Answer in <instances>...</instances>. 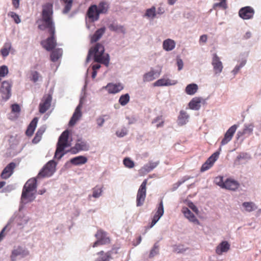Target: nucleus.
<instances>
[{
	"instance_id": "obj_21",
	"label": "nucleus",
	"mask_w": 261,
	"mask_h": 261,
	"mask_svg": "<svg viewBox=\"0 0 261 261\" xmlns=\"http://www.w3.org/2000/svg\"><path fill=\"white\" fill-rule=\"evenodd\" d=\"M239 185L238 181L228 178L225 181L223 188L229 190L235 191L239 188Z\"/></svg>"
},
{
	"instance_id": "obj_10",
	"label": "nucleus",
	"mask_w": 261,
	"mask_h": 261,
	"mask_svg": "<svg viewBox=\"0 0 261 261\" xmlns=\"http://www.w3.org/2000/svg\"><path fill=\"white\" fill-rule=\"evenodd\" d=\"M52 97L49 94L44 95L40 104H39V112L43 114L47 111L50 107Z\"/></svg>"
},
{
	"instance_id": "obj_3",
	"label": "nucleus",
	"mask_w": 261,
	"mask_h": 261,
	"mask_svg": "<svg viewBox=\"0 0 261 261\" xmlns=\"http://www.w3.org/2000/svg\"><path fill=\"white\" fill-rule=\"evenodd\" d=\"M57 163L54 160L48 162L42 168L36 178H34V191L36 188L37 181L42 178L51 176L56 170Z\"/></svg>"
},
{
	"instance_id": "obj_37",
	"label": "nucleus",
	"mask_w": 261,
	"mask_h": 261,
	"mask_svg": "<svg viewBox=\"0 0 261 261\" xmlns=\"http://www.w3.org/2000/svg\"><path fill=\"white\" fill-rule=\"evenodd\" d=\"M61 2L64 5L63 13L64 14L68 13L71 9L73 0H61Z\"/></svg>"
},
{
	"instance_id": "obj_53",
	"label": "nucleus",
	"mask_w": 261,
	"mask_h": 261,
	"mask_svg": "<svg viewBox=\"0 0 261 261\" xmlns=\"http://www.w3.org/2000/svg\"><path fill=\"white\" fill-rule=\"evenodd\" d=\"M127 134V130L126 128H123L120 130H118L116 135L118 137H123Z\"/></svg>"
},
{
	"instance_id": "obj_17",
	"label": "nucleus",
	"mask_w": 261,
	"mask_h": 261,
	"mask_svg": "<svg viewBox=\"0 0 261 261\" xmlns=\"http://www.w3.org/2000/svg\"><path fill=\"white\" fill-rule=\"evenodd\" d=\"M161 73V69L159 71H155L151 69V70L143 75V81L144 82H150L159 77Z\"/></svg>"
},
{
	"instance_id": "obj_31",
	"label": "nucleus",
	"mask_w": 261,
	"mask_h": 261,
	"mask_svg": "<svg viewBox=\"0 0 261 261\" xmlns=\"http://www.w3.org/2000/svg\"><path fill=\"white\" fill-rule=\"evenodd\" d=\"M189 115L184 110L180 111L178 117V123L180 125H182L187 123L188 121Z\"/></svg>"
},
{
	"instance_id": "obj_35",
	"label": "nucleus",
	"mask_w": 261,
	"mask_h": 261,
	"mask_svg": "<svg viewBox=\"0 0 261 261\" xmlns=\"http://www.w3.org/2000/svg\"><path fill=\"white\" fill-rule=\"evenodd\" d=\"M198 86L196 84H190L185 89L186 93L188 95H194L198 90Z\"/></svg>"
},
{
	"instance_id": "obj_6",
	"label": "nucleus",
	"mask_w": 261,
	"mask_h": 261,
	"mask_svg": "<svg viewBox=\"0 0 261 261\" xmlns=\"http://www.w3.org/2000/svg\"><path fill=\"white\" fill-rule=\"evenodd\" d=\"M147 179H144L140 186L137 194L136 205L137 206H142L146 196V185Z\"/></svg>"
},
{
	"instance_id": "obj_11",
	"label": "nucleus",
	"mask_w": 261,
	"mask_h": 261,
	"mask_svg": "<svg viewBox=\"0 0 261 261\" xmlns=\"http://www.w3.org/2000/svg\"><path fill=\"white\" fill-rule=\"evenodd\" d=\"M255 11L250 6H246L241 8L239 11V16L243 19H250L253 17Z\"/></svg>"
},
{
	"instance_id": "obj_29",
	"label": "nucleus",
	"mask_w": 261,
	"mask_h": 261,
	"mask_svg": "<svg viewBox=\"0 0 261 261\" xmlns=\"http://www.w3.org/2000/svg\"><path fill=\"white\" fill-rule=\"evenodd\" d=\"M109 29L110 31L117 33L124 34L125 29L123 25L118 24L116 23H112L109 25Z\"/></svg>"
},
{
	"instance_id": "obj_39",
	"label": "nucleus",
	"mask_w": 261,
	"mask_h": 261,
	"mask_svg": "<svg viewBox=\"0 0 261 261\" xmlns=\"http://www.w3.org/2000/svg\"><path fill=\"white\" fill-rule=\"evenodd\" d=\"M46 128L44 126H41L37 132L35 137H34V143L39 142L41 138L43 133L45 132Z\"/></svg>"
},
{
	"instance_id": "obj_22",
	"label": "nucleus",
	"mask_w": 261,
	"mask_h": 261,
	"mask_svg": "<svg viewBox=\"0 0 261 261\" xmlns=\"http://www.w3.org/2000/svg\"><path fill=\"white\" fill-rule=\"evenodd\" d=\"M159 162H150L148 164L145 165L139 170V173L143 174L149 172L153 169H154L159 164Z\"/></svg>"
},
{
	"instance_id": "obj_4",
	"label": "nucleus",
	"mask_w": 261,
	"mask_h": 261,
	"mask_svg": "<svg viewBox=\"0 0 261 261\" xmlns=\"http://www.w3.org/2000/svg\"><path fill=\"white\" fill-rule=\"evenodd\" d=\"M68 130H66L62 133L58 140L55 157L60 159L63 156L64 153L62 152L66 147L69 146L68 143Z\"/></svg>"
},
{
	"instance_id": "obj_28",
	"label": "nucleus",
	"mask_w": 261,
	"mask_h": 261,
	"mask_svg": "<svg viewBox=\"0 0 261 261\" xmlns=\"http://www.w3.org/2000/svg\"><path fill=\"white\" fill-rule=\"evenodd\" d=\"M201 98L194 97L189 102V107L192 110H198L201 107Z\"/></svg>"
},
{
	"instance_id": "obj_43",
	"label": "nucleus",
	"mask_w": 261,
	"mask_h": 261,
	"mask_svg": "<svg viewBox=\"0 0 261 261\" xmlns=\"http://www.w3.org/2000/svg\"><path fill=\"white\" fill-rule=\"evenodd\" d=\"M130 97L128 94L122 95L119 99V102L121 106H125L129 101Z\"/></svg>"
},
{
	"instance_id": "obj_20",
	"label": "nucleus",
	"mask_w": 261,
	"mask_h": 261,
	"mask_svg": "<svg viewBox=\"0 0 261 261\" xmlns=\"http://www.w3.org/2000/svg\"><path fill=\"white\" fill-rule=\"evenodd\" d=\"M105 88L109 93L115 94L121 91L123 89V86L120 83H109Z\"/></svg>"
},
{
	"instance_id": "obj_47",
	"label": "nucleus",
	"mask_w": 261,
	"mask_h": 261,
	"mask_svg": "<svg viewBox=\"0 0 261 261\" xmlns=\"http://www.w3.org/2000/svg\"><path fill=\"white\" fill-rule=\"evenodd\" d=\"M123 162L124 166L128 168H132L135 166L134 162L128 158L124 159Z\"/></svg>"
},
{
	"instance_id": "obj_13",
	"label": "nucleus",
	"mask_w": 261,
	"mask_h": 261,
	"mask_svg": "<svg viewBox=\"0 0 261 261\" xmlns=\"http://www.w3.org/2000/svg\"><path fill=\"white\" fill-rule=\"evenodd\" d=\"M164 213V211L163 206V202L162 199H161L158 206L157 211L156 212L155 215L153 216L150 225L148 227V229L151 228L156 224V223L159 220L161 217L163 215Z\"/></svg>"
},
{
	"instance_id": "obj_41",
	"label": "nucleus",
	"mask_w": 261,
	"mask_h": 261,
	"mask_svg": "<svg viewBox=\"0 0 261 261\" xmlns=\"http://www.w3.org/2000/svg\"><path fill=\"white\" fill-rule=\"evenodd\" d=\"M11 48V44L10 42L5 43L1 50V55L4 57H7L9 54Z\"/></svg>"
},
{
	"instance_id": "obj_15",
	"label": "nucleus",
	"mask_w": 261,
	"mask_h": 261,
	"mask_svg": "<svg viewBox=\"0 0 261 261\" xmlns=\"http://www.w3.org/2000/svg\"><path fill=\"white\" fill-rule=\"evenodd\" d=\"M15 167V163L13 162L9 163L3 170L1 175V177L3 179H7L10 177L13 174Z\"/></svg>"
},
{
	"instance_id": "obj_51",
	"label": "nucleus",
	"mask_w": 261,
	"mask_h": 261,
	"mask_svg": "<svg viewBox=\"0 0 261 261\" xmlns=\"http://www.w3.org/2000/svg\"><path fill=\"white\" fill-rule=\"evenodd\" d=\"M8 73V69L5 65L0 67V77H4Z\"/></svg>"
},
{
	"instance_id": "obj_23",
	"label": "nucleus",
	"mask_w": 261,
	"mask_h": 261,
	"mask_svg": "<svg viewBox=\"0 0 261 261\" xmlns=\"http://www.w3.org/2000/svg\"><path fill=\"white\" fill-rule=\"evenodd\" d=\"M185 216L191 222L197 225L200 224L199 221L196 219L195 215L187 208L184 207L182 210Z\"/></svg>"
},
{
	"instance_id": "obj_45",
	"label": "nucleus",
	"mask_w": 261,
	"mask_h": 261,
	"mask_svg": "<svg viewBox=\"0 0 261 261\" xmlns=\"http://www.w3.org/2000/svg\"><path fill=\"white\" fill-rule=\"evenodd\" d=\"M92 192V196L94 198H98L101 195V193L102 192V187L99 186H96L93 188Z\"/></svg>"
},
{
	"instance_id": "obj_40",
	"label": "nucleus",
	"mask_w": 261,
	"mask_h": 261,
	"mask_svg": "<svg viewBox=\"0 0 261 261\" xmlns=\"http://www.w3.org/2000/svg\"><path fill=\"white\" fill-rule=\"evenodd\" d=\"M242 205L245 207L246 211L250 212L257 208L254 203L252 202H245Z\"/></svg>"
},
{
	"instance_id": "obj_18",
	"label": "nucleus",
	"mask_w": 261,
	"mask_h": 261,
	"mask_svg": "<svg viewBox=\"0 0 261 261\" xmlns=\"http://www.w3.org/2000/svg\"><path fill=\"white\" fill-rule=\"evenodd\" d=\"M82 108V105L80 103L77 107L76 108L75 111L69 122V125L71 126L74 125L76 121L81 117L82 112L81 109Z\"/></svg>"
},
{
	"instance_id": "obj_59",
	"label": "nucleus",
	"mask_w": 261,
	"mask_h": 261,
	"mask_svg": "<svg viewBox=\"0 0 261 261\" xmlns=\"http://www.w3.org/2000/svg\"><path fill=\"white\" fill-rule=\"evenodd\" d=\"M105 122V119L103 118H99L97 119V124L99 126H101Z\"/></svg>"
},
{
	"instance_id": "obj_61",
	"label": "nucleus",
	"mask_w": 261,
	"mask_h": 261,
	"mask_svg": "<svg viewBox=\"0 0 261 261\" xmlns=\"http://www.w3.org/2000/svg\"><path fill=\"white\" fill-rule=\"evenodd\" d=\"M189 206L194 212L197 213L198 212L197 207L192 203L189 205Z\"/></svg>"
},
{
	"instance_id": "obj_42",
	"label": "nucleus",
	"mask_w": 261,
	"mask_h": 261,
	"mask_svg": "<svg viewBox=\"0 0 261 261\" xmlns=\"http://www.w3.org/2000/svg\"><path fill=\"white\" fill-rule=\"evenodd\" d=\"M219 3H215L213 5V9L216 10L218 7L223 9L226 10L227 8V0H220Z\"/></svg>"
},
{
	"instance_id": "obj_50",
	"label": "nucleus",
	"mask_w": 261,
	"mask_h": 261,
	"mask_svg": "<svg viewBox=\"0 0 261 261\" xmlns=\"http://www.w3.org/2000/svg\"><path fill=\"white\" fill-rule=\"evenodd\" d=\"M159 252V245L157 243H155L154 245L153 248L151 250L149 257H153L155 255L157 254Z\"/></svg>"
},
{
	"instance_id": "obj_38",
	"label": "nucleus",
	"mask_w": 261,
	"mask_h": 261,
	"mask_svg": "<svg viewBox=\"0 0 261 261\" xmlns=\"http://www.w3.org/2000/svg\"><path fill=\"white\" fill-rule=\"evenodd\" d=\"M62 50L57 49L53 50L50 54V60L53 62H56L62 56Z\"/></svg>"
},
{
	"instance_id": "obj_54",
	"label": "nucleus",
	"mask_w": 261,
	"mask_h": 261,
	"mask_svg": "<svg viewBox=\"0 0 261 261\" xmlns=\"http://www.w3.org/2000/svg\"><path fill=\"white\" fill-rule=\"evenodd\" d=\"M25 134L28 136H31L33 135V120L30 122L28 128L25 132Z\"/></svg>"
},
{
	"instance_id": "obj_32",
	"label": "nucleus",
	"mask_w": 261,
	"mask_h": 261,
	"mask_svg": "<svg viewBox=\"0 0 261 261\" xmlns=\"http://www.w3.org/2000/svg\"><path fill=\"white\" fill-rule=\"evenodd\" d=\"M175 42L174 40L167 39L164 41L163 43V48L166 51H170L174 48Z\"/></svg>"
},
{
	"instance_id": "obj_62",
	"label": "nucleus",
	"mask_w": 261,
	"mask_h": 261,
	"mask_svg": "<svg viewBox=\"0 0 261 261\" xmlns=\"http://www.w3.org/2000/svg\"><path fill=\"white\" fill-rule=\"evenodd\" d=\"M240 69L241 68L239 67V66L237 65L232 70V72L234 74H236L239 71Z\"/></svg>"
},
{
	"instance_id": "obj_7",
	"label": "nucleus",
	"mask_w": 261,
	"mask_h": 261,
	"mask_svg": "<svg viewBox=\"0 0 261 261\" xmlns=\"http://www.w3.org/2000/svg\"><path fill=\"white\" fill-rule=\"evenodd\" d=\"M33 196V180L29 179L24 185L21 195V200L27 203L31 200Z\"/></svg>"
},
{
	"instance_id": "obj_26",
	"label": "nucleus",
	"mask_w": 261,
	"mask_h": 261,
	"mask_svg": "<svg viewBox=\"0 0 261 261\" xmlns=\"http://www.w3.org/2000/svg\"><path fill=\"white\" fill-rule=\"evenodd\" d=\"M105 31L106 28L105 27L101 28L96 30L91 37V42L93 43L99 40L103 35Z\"/></svg>"
},
{
	"instance_id": "obj_60",
	"label": "nucleus",
	"mask_w": 261,
	"mask_h": 261,
	"mask_svg": "<svg viewBox=\"0 0 261 261\" xmlns=\"http://www.w3.org/2000/svg\"><path fill=\"white\" fill-rule=\"evenodd\" d=\"M207 35H203L200 36V42H202L205 43L207 41Z\"/></svg>"
},
{
	"instance_id": "obj_27",
	"label": "nucleus",
	"mask_w": 261,
	"mask_h": 261,
	"mask_svg": "<svg viewBox=\"0 0 261 261\" xmlns=\"http://www.w3.org/2000/svg\"><path fill=\"white\" fill-rule=\"evenodd\" d=\"M98 257L95 261H110L111 258V254L108 251L105 252L103 251H100L97 253Z\"/></svg>"
},
{
	"instance_id": "obj_2",
	"label": "nucleus",
	"mask_w": 261,
	"mask_h": 261,
	"mask_svg": "<svg viewBox=\"0 0 261 261\" xmlns=\"http://www.w3.org/2000/svg\"><path fill=\"white\" fill-rule=\"evenodd\" d=\"M104 46L100 43H96L95 46L89 49L86 62H89L91 56H93L95 62L103 64L108 66L109 64V56L108 54L104 56Z\"/></svg>"
},
{
	"instance_id": "obj_12",
	"label": "nucleus",
	"mask_w": 261,
	"mask_h": 261,
	"mask_svg": "<svg viewBox=\"0 0 261 261\" xmlns=\"http://www.w3.org/2000/svg\"><path fill=\"white\" fill-rule=\"evenodd\" d=\"M238 127V126L237 125L234 124L229 128L225 134L224 137L221 142V145L222 146L226 145L231 140Z\"/></svg>"
},
{
	"instance_id": "obj_8",
	"label": "nucleus",
	"mask_w": 261,
	"mask_h": 261,
	"mask_svg": "<svg viewBox=\"0 0 261 261\" xmlns=\"http://www.w3.org/2000/svg\"><path fill=\"white\" fill-rule=\"evenodd\" d=\"M2 100L7 101L11 96V84L8 81H4L0 88Z\"/></svg>"
},
{
	"instance_id": "obj_25",
	"label": "nucleus",
	"mask_w": 261,
	"mask_h": 261,
	"mask_svg": "<svg viewBox=\"0 0 261 261\" xmlns=\"http://www.w3.org/2000/svg\"><path fill=\"white\" fill-rule=\"evenodd\" d=\"M11 113L9 118L11 120H15L18 118L20 112V108L18 104L15 103L11 105Z\"/></svg>"
},
{
	"instance_id": "obj_24",
	"label": "nucleus",
	"mask_w": 261,
	"mask_h": 261,
	"mask_svg": "<svg viewBox=\"0 0 261 261\" xmlns=\"http://www.w3.org/2000/svg\"><path fill=\"white\" fill-rule=\"evenodd\" d=\"M230 248V245L226 241L222 242L216 248V252L218 255H221L223 252H227Z\"/></svg>"
},
{
	"instance_id": "obj_57",
	"label": "nucleus",
	"mask_w": 261,
	"mask_h": 261,
	"mask_svg": "<svg viewBox=\"0 0 261 261\" xmlns=\"http://www.w3.org/2000/svg\"><path fill=\"white\" fill-rule=\"evenodd\" d=\"M12 5L15 9L19 7V0H12Z\"/></svg>"
},
{
	"instance_id": "obj_19",
	"label": "nucleus",
	"mask_w": 261,
	"mask_h": 261,
	"mask_svg": "<svg viewBox=\"0 0 261 261\" xmlns=\"http://www.w3.org/2000/svg\"><path fill=\"white\" fill-rule=\"evenodd\" d=\"M88 149L89 146L86 142L79 141L74 146L71 148L70 152L73 154H75L80 151L88 150Z\"/></svg>"
},
{
	"instance_id": "obj_49",
	"label": "nucleus",
	"mask_w": 261,
	"mask_h": 261,
	"mask_svg": "<svg viewBox=\"0 0 261 261\" xmlns=\"http://www.w3.org/2000/svg\"><path fill=\"white\" fill-rule=\"evenodd\" d=\"M215 182L221 188H223L225 181H223L222 176L216 177L215 179Z\"/></svg>"
},
{
	"instance_id": "obj_52",
	"label": "nucleus",
	"mask_w": 261,
	"mask_h": 261,
	"mask_svg": "<svg viewBox=\"0 0 261 261\" xmlns=\"http://www.w3.org/2000/svg\"><path fill=\"white\" fill-rule=\"evenodd\" d=\"M10 230V228H9V225H7L5 226L2 231L0 232V242L3 240L4 237H5L6 233L5 231H9Z\"/></svg>"
},
{
	"instance_id": "obj_56",
	"label": "nucleus",
	"mask_w": 261,
	"mask_h": 261,
	"mask_svg": "<svg viewBox=\"0 0 261 261\" xmlns=\"http://www.w3.org/2000/svg\"><path fill=\"white\" fill-rule=\"evenodd\" d=\"M39 80H41V76L37 72H34V82H37Z\"/></svg>"
},
{
	"instance_id": "obj_46",
	"label": "nucleus",
	"mask_w": 261,
	"mask_h": 261,
	"mask_svg": "<svg viewBox=\"0 0 261 261\" xmlns=\"http://www.w3.org/2000/svg\"><path fill=\"white\" fill-rule=\"evenodd\" d=\"M152 123H158L156 124V126L157 128H159V127H162L163 126L164 123V120L162 119V116H158L155 119H154L152 120Z\"/></svg>"
},
{
	"instance_id": "obj_16",
	"label": "nucleus",
	"mask_w": 261,
	"mask_h": 261,
	"mask_svg": "<svg viewBox=\"0 0 261 261\" xmlns=\"http://www.w3.org/2000/svg\"><path fill=\"white\" fill-rule=\"evenodd\" d=\"M100 13H98L97 6L96 5L91 6L87 11V15L92 21H96L99 19Z\"/></svg>"
},
{
	"instance_id": "obj_64",
	"label": "nucleus",
	"mask_w": 261,
	"mask_h": 261,
	"mask_svg": "<svg viewBox=\"0 0 261 261\" xmlns=\"http://www.w3.org/2000/svg\"><path fill=\"white\" fill-rule=\"evenodd\" d=\"M177 65L178 67V69L180 70L182 68L183 66V63L181 60H179L177 61Z\"/></svg>"
},
{
	"instance_id": "obj_55",
	"label": "nucleus",
	"mask_w": 261,
	"mask_h": 261,
	"mask_svg": "<svg viewBox=\"0 0 261 261\" xmlns=\"http://www.w3.org/2000/svg\"><path fill=\"white\" fill-rule=\"evenodd\" d=\"M10 16L13 18L14 21L16 23H19L20 22V19L19 16L14 12H11Z\"/></svg>"
},
{
	"instance_id": "obj_63",
	"label": "nucleus",
	"mask_w": 261,
	"mask_h": 261,
	"mask_svg": "<svg viewBox=\"0 0 261 261\" xmlns=\"http://www.w3.org/2000/svg\"><path fill=\"white\" fill-rule=\"evenodd\" d=\"M101 66L99 64H96L95 65H93L92 66V70L94 71H96L97 70L99 69L100 68Z\"/></svg>"
},
{
	"instance_id": "obj_33",
	"label": "nucleus",
	"mask_w": 261,
	"mask_h": 261,
	"mask_svg": "<svg viewBox=\"0 0 261 261\" xmlns=\"http://www.w3.org/2000/svg\"><path fill=\"white\" fill-rule=\"evenodd\" d=\"M253 126L251 124L245 125V127L242 131H239L237 133L238 138L242 137L243 136L247 134L250 135L252 134L253 131Z\"/></svg>"
},
{
	"instance_id": "obj_36",
	"label": "nucleus",
	"mask_w": 261,
	"mask_h": 261,
	"mask_svg": "<svg viewBox=\"0 0 261 261\" xmlns=\"http://www.w3.org/2000/svg\"><path fill=\"white\" fill-rule=\"evenodd\" d=\"M97 6L98 13H100V14L106 13L109 9L108 3L105 1L100 2Z\"/></svg>"
},
{
	"instance_id": "obj_9",
	"label": "nucleus",
	"mask_w": 261,
	"mask_h": 261,
	"mask_svg": "<svg viewBox=\"0 0 261 261\" xmlns=\"http://www.w3.org/2000/svg\"><path fill=\"white\" fill-rule=\"evenodd\" d=\"M219 154V151H216L210 156L205 162L202 164L200 168V171L203 172L210 169L218 159Z\"/></svg>"
},
{
	"instance_id": "obj_30",
	"label": "nucleus",
	"mask_w": 261,
	"mask_h": 261,
	"mask_svg": "<svg viewBox=\"0 0 261 261\" xmlns=\"http://www.w3.org/2000/svg\"><path fill=\"white\" fill-rule=\"evenodd\" d=\"M176 82L172 83L171 81L168 79H161L157 80L153 83V86L155 87H160L165 86H170L174 85Z\"/></svg>"
},
{
	"instance_id": "obj_58",
	"label": "nucleus",
	"mask_w": 261,
	"mask_h": 261,
	"mask_svg": "<svg viewBox=\"0 0 261 261\" xmlns=\"http://www.w3.org/2000/svg\"><path fill=\"white\" fill-rule=\"evenodd\" d=\"M247 153H240L237 156V159L238 160H240L241 159H246L247 158Z\"/></svg>"
},
{
	"instance_id": "obj_34",
	"label": "nucleus",
	"mask_w": 261,
	"mask_h": 261,
	"mask_svg": "<svg viewBox=\"0 0 261 261\" xmlns=\"http://www.w3.org/2000/svg\"><path fill=\"white\" fill-rule=\"evenodd\" d=\"M87 162V159L84 156H79L72 158L70 160L71 164L75 165H79L85 164Z\"/></svg>"
},
{
	"instance_id": "obj_48",
	"label": "nucleus",
	"mask_w": 261,
	"mask_h": 261,
	"mask_svg": "<svg viewBox=\"0 0 261 261\" xmlns=\"http://www.w3.org/2000/svg\"><path fill=\"white\" fill-rule=\"evenodd\" d=\"M155 8L152 7L150 9H148L146 10L145 15L148 17H154L155 16Z\"/></svg>"
},
{
	"instance_id": "obj_14",
	"label": "nucleus",
	"mask_w": 261,
	"mask_h": 261,
	"mask_svg": "<svg viewBox=\"0 0 261 261\" xmlns=\"http://www.w3.org/2000/svg\"><path fill=\"white\" fill-rule=\"evenodd\" d=\"M212 64L215 74H219L222 72L223 68V64L216 54H214L213 55Z\"/></svg>"
},
{
	"instance_id": "obj_5",
	"label": "nucleus",
	"mask_w": 261,
	"mask_h": 261,
	"mask_svg": "<svg viewBox=\"0 0 261 261\" xmlns=\"http://www.w3.org/2000/svg\"><path fill=\"white\" fill-rule=\"evenodd\" d=\"M97 239L92 245V247L95 248L99 246L110 244L111 242L110 238L108 237L107 233L102 229H99L95 234Z\"/></svg>"
},
{
	"instance_id": "obj_44",
	"label": "nucleus",
	"mask_w": 261,
	"mask_h": 261,
	"mask_svg": "<svg viewBox=\"0 0 261 261\" xmlns=\"http://www.w3.org/2000/svg\"><path fill=\"white\" fill-rule=\"evenodd\" d=\"M23 252V250L20 248H18L14 250L11 255V258L12 261L16 260V257L18 255H21Z\"/></svg>"
},
{
	"instance_id": "obj_1",
	"label": "nucleus",
	"mask_w": 261,
	"mask_h": 261,
	"mask_svg": "<svg viewBox=\"0 0 261 261\" xmlns=\"http://www.w3.org/2000/svg\"><path fill=\"white\" fill-rule=\"evenodd\" d=\"M36 23L39 30H47L50 36L42 41L41 44L47 50H51L57 45L55 38L56 28L53 20V3H47L42 6L41 18L37 20Z\"/></svg>"
}]
</instances>
